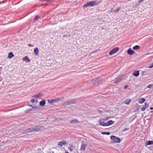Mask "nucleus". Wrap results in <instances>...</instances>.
Segmentation results:
<instances>
[{
	"instance_id": "1",
	"label": "nucleus",
	"mask_w": 153,
	"mask_h": 153,
	"mask_svg": "<svg viewBox=\"0 0 153 153\" xmlns=\"http://www.w3.org/2000/svg\"><path fill=\"white\" fill-rule=\"evenodd\" d=\"M98 4L95 1H90L86 3L83 6V8H87L88 7H92Z\"/></svg>"
},
{
	"instance_id": "2",
	"label": "nucleus",
	"mask_w": 153,
	"mask_h": 153,
	"mask_svg": "<svg viewBox=\"0 0 153 153\" xmlns=\"http://www.w3.org/2000/svg\"><path fill=\"white\" fill-rule=\"evenodd\" d=\"M110 138L112 140L111 143H120L121 142L120 138L115 136H111Z\"/></svg>"
},
{
	"instance_id": "3",
	"label": "nucleus",
	"mask_w": 153,
	"mask_h": 153,
	"mask_svg": "<svg viewBox=\"0 0 153 153\" xmlns=\"http://www.w3.org/2000/svg\"><path fill=\"white\" fill-rule=\"evenodd\" d=\"M122 79V76L119 75L114 79V82L115 84L120 82H121Z\"/></svg>"
},
{
	"instance_id": "4",
	"label": "nucleus",
	"mask_w": 153,
	"mask_h": 153,
	"mask_svg": "<svg viewBox=\"0 0 153 153\" xmlns=\"http://www.w3.org/2000/svg\"><path fill=\"white\" fill-rule=\"evenodd\" d=\"M119 50V48L118 47H115L111 50L109 52L110 55H111L113 54L116 53Z\"/></svg>"
},
{
	"instance_id": "5",
	"label": "nucleus",
	"mask_w": 153,
	"mask_h": 153,
	"mask_svg": "<svg viewBox=\"0 0 153 153\" xmlns=\"http://www.w3.org/2000/svg\"><path fill=\"white\" fill-rule=\"evenodd\" d=\"M43 127L42 126H35L33 127V131L35 132H38L39 131L40 129Z\"/></svg>"
},
{
	"instance_id": "6",
	"label": "nucleus",
	"mask_w": 153,
	"mask_h": 153,
	"mask_svg": "<svg viewBox=\"0 0 153 153\" xmlns=\"http://www.w3.org/2000/svg\"><path fill=\"white\" fill-rule=\"evenodd\" d=\"M105 121L104 119H102L99 121L100 125L103 126H106V123L105 122Z\"/></svg>"
},
{
	"instance_id": "7",
	"label": "nucleus",
	"mask_w": 153,
	"mask_h": 153,
	"mask_svg": "<svg viewBox=\"0 0 153 153\" xmlns=\"http://www.w3.org/2000/svg\"><path fill=\"white\" fill-rule=\"evenodd\" d=\"M74 101L73 100L68 101L63 103V105H68L74 103Z\"/></svg>"
},
{
	"instance_id": "8",
	"label": "nucleus",
	"mask_w": 153,
	"mask_h": 153,
	"mask_svg": "<svg viewBox=\"0 0 153 153\" xmlns=\"http://www.w3.org/2000/svg\"><path fill=\"white\" fill-rule=\"evenodd\" d=\"M67 144V142L66 141L63 140L59 142L58 145L59 146H62L63 145H65Z\"/></svg>"
},
{
	"instance_id": "9",
	"label": "nucleus",
	"mask_w": 153,
	"mask_h": 153,
	"mask_svg": "<svg viewBox=\"0 0 153 153\" xmlns=\"http://www.w3.org/2000/svg\"><path fill=\"white\" fill-rule=\"evenodd\" d=\"M127 53L130 55H131L134 54V51L131 48H129L127 51Z\"/></svg>"
},
{
	"instance_id": "10",
	"label": "nucleus",
	"mask_w": 153,
	"mask_h": 153,
	"mask_svg": "<svg viewBox=\"0 0 153 153\" xmlns=\"http://www.w3.org/2000/svg\"><path fill=\"white\" fill-rule=\"evenodd\" d=\"M59 100V99H51V100H48V101L49 103L52 104V103L55 102H58Z\"/></svg>"
},
{
	"instance_id": "11",
	"label": "nucleus",
	"mask_w": 153,
	"mask_h": 153,
	"mask_svg": "<svg viewBox=\"0 0 153 153\" xmlns=\"http://www.w3.org/2000/svg\"><path fill=\"white\" fill-rule=\"evenodd\" d=\"M86 146L85 144L84 143H82L81 144L80 150H82L83 151H85V149Z\"/></svg>"
},
{
	"instance_id": "12",
	"label": "nucleus",
	"mask_w": 153,
	"mask_h": 153,
	"mask_svg": "<svg viewBox=\"0 0 153 153\" xmlns=\"http://www.w3.org/2000/svg\"><path fill=\"white\" fill-rule=\"evenodd\" d=\"M114 123V121L112 120H109L108 122L106 123V126H108L112 125Z\"/></svg>"
},
{
	"instance_id": "13",
	"label": "nucleus",
	"mask_w": 153,
	"mask_h": 153,
	"mask_svg": "<svg viewBox=\"0 0 153 153\" xmlns=\"http://www.w3.org/2000/svg\"><path fill=\"white\" fill-rule=\"evenodd\" d=\"M139 75V71H135L133 73V75L136 77H137Z\"/></svg>"
},
{
	"instance_id": "14",
	"label": "nucleus",
	"mask_w": 153,
	"mask_h": 153,
	"mask_svg": "<svg viewBox=\"0 0 153 153\" xmlns=\"http://www.w3.org/2000/svg\"><path fill=\"white\" fill-rule=\"evenodd\" d=\"M46 101L45 100H42L39 102V105L41 106H44L45 104Z\"/></svg>"
},
{
	"instance_id": "15",
	"label": "nucleus",
	"mask_w": 153,
	"mask_h": 153,
	"mask_svg": "<svg viewBox=\"0 0 153 153\" xmlns=\"http://www.w3.org/2000/svg\"><path fill=\"white\" fill-rule=\"evenodd\" d=\"M70 123L72 124H77L79 123V121L77 120L74 119L71 120L70 121Z\"/></svg>"
},
{
	"instance_id": "16",
	"label": "nucleus",
	"mask_w": 153,
	"mask_h": 153,
	"mask_svg": "<svg viewBox=\"0 0 153 153\" xmlns=\"http://www.w3.org/2000/svg\"><path fill=\"white\" fill-rule=\"evenodd\" d=\"M23 61L25 62H30V60L29 59L27 56H26L23 58Z\"/></svg>"
},
{
	"instance_id": "17",
	"label": "nucleus",
	"mask_w": 153,
	"mask_h": 153,
	"mask_svg": "<svg viewBox=\"0 0 153 153\" xmlns=\"http://www.w3.org/2000/svg\"><path fill=\"white\" fill-rule=\"evenodd\" d=\"M153 144V141L149 140L146 143H145V146H146L148 145H152Z\"/></svg>"
},
{
	"instance_id": "18",
	"label": "nucleus",
	"mask_w": 153,
	"mask_h": 153,
	"mask_svg": "<svg viewBox=\"0 0 153 153\" xmlns=\"http://www.w3.org/2000/svg\"><path fill=\"white\" fill-rule=\"evenodd\" d=\"M42 93H39L37 94H36L34 95L33 96V97H35L36 98H37L39 97H42Z\"/></svg>"
},
{
	"instance_id": "19",
	"label": "nucleus",
	"mask_w": 153,
	"mask_h": 153,
	"mask_svg": "<svg viewBox=\"0 0 153 153\" xmlns=\"http://www.w3.org/2000/svg\"><path fill=\"white\" fill-rule=\"evenodd\" d=\"M140 48V47L139 45H136L133 48V49L134 50H137Z\"/></svg>"
},
{
	"instance_id": "20",
	"label": "nucleus",
	"mask_w": 153,
	"mask_h": 153,
	"mask_svg": "<svg viewBox=\"0 0 153 153\" xmlns=\"http://www.w3.org/2000/svg\"><path fill=\"white\" fill-rule=\"evenodd\" d=\"M121 8L120 7H117L116 9L114 10L113 12H114L115 13H116L118 12L119 10Z\"/></svg>"
},
{
	"instance_id": "21",
	"label": "nucleus",
	"mask_w": 153,
	"mask_h": 153,
	"mask_svg": "<svg viewBox=\"0 0 153 153\" xmlns=\"http://www.w3.org/2000/svg\"><path fill=\"white\" fill-rule=\"evenodd\" d=\"M34 53L36 55L38 54L39 50L38 48H36L34 49Z\"/></svg>"
},
{
	"instance_id": "22",
	"label": "nucleus",
	"mask_w": 153,
	"mask_h": 153,
	"mask_svg": "<svg viewBox=\"0 0 153 153\" xmlns=\"http://www.w3.org/2000/svg\"><path fill=\"white\" fill-rule=\"evenodd\" d=\"M145 101V99L143 98H141L139 100V102L140 103H143Z\"/></svg>"
},
{
	"instance_id": "23",
	"label": "nucleus",
	"mask_w": 153,
	"mask_h": 153,
	"mask_svg": "<svg viewBox=\"0 0 153 153\" xmlns=\"http://www.w3.org/2000/svg\"><path fill=\"white\" fill-rule=\"evenodd\" d=\"M32 131H33V128H28L27 129L25 130V132H32Z\"/></svg>"
},
{
	"instance_id": "24",
	"label": "nucleus",
	"mask_w": 153,
	"mask_h": 153,
	"mask_svg": "<svg viewBox=\"0 0 153 153\" xmlns=\"http://www.w3.org/2000/svg\"><path fill=\"white\" fill-rule=\"evenodd\" d=\"M13 56H14V55L12 52H10L8 53V58L10 59Z\"/></svg>"
},
{
	"instance_id": "25",
	"label": "nucleus",
	"mask_w": 153,
	"mask_h": 153,
	"mask_svg": "<svg viewBox=\"0 0 153 153\" xmlns=\"http://www.w3.org/2000/svg\"><path fill=\"white\" fill-rule=\"evenodd\" d=\"M75 147L71 145L70 147H68V150L71 152H72L74 149H75Z\"/></svg>"
},
{
	"instance_id": "26",
	"label": "nucleus",
	"mask_w": 153,
	"mask_h": 153,
	"mask_svg": "<svg viewBox=\"0 0 153 153\" xmlns=\"http://www.w3.org/2000/svg\"><path fill=\"white\" fill-rule=\"evenodd\" d=\"M131 101V100L130 99H129L128 100H126L124 102V103L126 105H128L129 104Z\"/></svg>"
},
{
	"instance_id": "27",
	"label": "nucleus",
	"mask_w": 153,
	"mask_h": 153,
	"mask_svg": "<svg viewBox=\"0 0 153 153\" xmlns=\"http://www.w3.org/2000/svg\"><path fill=\"white\" fill-rule=\"evenodd\" d=\"M100 78L98 79H93L92 80L93 82H98L100 80Z\"/></svg>"
},
{
	"instance_id": "28",
	"label": "nucleus",
	"mask_w": 153,
	"mask_h": 153,
	"mask_svg": "<svg viewBox=\"0 0 153 153\" xmlns=\"http://www.w3.org/2000/svg\"><path fill=\"white\" fill-rule=\"evenodd\" d=\"M101 134H106L107 135H109L110 134V133L108 132H102Z\"/></svg>"
},
{
	"instance_id": "29",
	"label": "nucleus",
	"mask_w": 153,
	"mask_h": 153,
	"mask_svg": "<svg viewBox=\"0 0 153 153\" xmlns=\"http://www.w3.org/2000/svg\"><path fill=\"white\" fill-rule=\"evenodd\" d=\"M39 18V16H38V15H36L35 17L33 19V20L36 21L37 20V19H38Z\"/></svg>"
},
{
	"instance_id": "30",
	"label": "nucleus",
	"mask_w": 153,
	"mask_h": 153,
	"mask_svg": "<svg viewBox=\"0 0 153 153\" xmlns=\"http://www.w3.org/2000/svg\"><path fill=\"white\" fill-rule=\"evenodd\" d=\"M144 106L145 107V108H147L149 106V104H148L146 102L145 103V106Z\"/></svg>"
},
{
	"instance_id": "31",
	"label": "nucleus",
	"mask_w": 153,
	"mask_h": 153,
	"mask_svg": "<svg viewBox=\"0 0 153 153\" xmlns=\"http://www.w3.org/2000/svg\"><path fill=\"white\" fill-rule=\"evenodd\" d=\"M146 108H145V107L143 106V107L141 109V110L142 111H145Z\"/></svg>"
},
{
	"instance_id": "32",
	"label": "nucleus",
	"mask_w": 153,
	"mask_h": 153,
	"mask_svg": "<svg viewBox=\"0 0 153 153\" xmlns=\"http://www.w3.org/2000/svg\"><path fill=\"white\" fill-rule=\"evenodd\" d=\"M152 86V85L151 84H149L147 86V88H151Z\"/></svg>"
},
{
	"instance_id": "33",
	"label": "nucleus",
	"mask_w": 153,
	"mask_h": 153,
	"mask_svg": "<svg viewBox=\"0 0 153 153\" xmlns=\"http://www.w3.org/2000/svg\"><path fill=\"white\" fill-rule=\"evenodd\" d=\"M128 129V128H125L123 130V131L125 132V131H126Z\"/></svg>"
},
{
	"instance_id": "34",
	"label": "nucleus",
	"mask_w": 153,
	"mask_h": 153,
	"mask_svg": "<svg viewBox=\"0 0 153 153\" xmlns=\"http://www.w3.org/2000/svg\"><path fill=\"white\" fill-rule=\"evenodd\" d=\"M51 0H42L41 1H46V2H49L51 1Z\"/></svg>"
},
{
	"instance_id": "35",
	"label": "nucleus",
	"mask_w": 153,
	"mask_h": 153,
	"mask_svg": "<svg viewBox=\"0 0 153 153\" xmlns=\"http://www.w3.org/2000/svg\"><path fill=\"white\" fill-rule=\"evenodd\" d=\"M143 0H139L138 1V2L139 4H140L143 1Z\"/></svg>"
},
{
	"instance_id": "36",
	"label": "nucleus",
	"mask_w": 153,
	"mask_h": 153,
	"mask_svg": "<svg viewBox=\"0 0 153 153\" xmlns=\"http://www.w3.org/2000/svg\"><path fill=\"white\" fill-rule=\"evenodd\" d=\"M35 100L34 99H32L30 101L32 103H33L35 102Z\"/></svg>"
},
{
	"instance_id": "37",
	"label": "nucleus",
	"mask_w": 153,
	"mask_h": 153,
	"mask_svg": "<svg viewBox=\"0 0 153 153\" xmlns=\"http://www.w3.org/2000/svg\"><path fill=\"white\" fill-rule=\"evenodd\" d=\"M153 67V63H152V64L151 65L149 66L148 67V68H152Z\"/></svg>"
},
{
	"instance_id": "38",
	"label": "nucleus",
	"mask_w": 153,
	"mask_h": 153,
	"mask_svg": "<svg viewBox=\"0 0 153 153\" xmlns=\"http://www.w3.org/2000/svg\"><path fill=\"white\" fill-rule=\"evenodd\" d=\"M97 111L98 112L101 113H102V112H103L102 111L100 110H98Z\"/></svg>"
},
{
	"instance_id": "39",
	"label": "nucleus",
	"mask_w": 153,
	"mask_h": 153,
	"mask_svg": "<svg viewBox=\"0 0 153 153\" xmlns=\"http://www.w3.org/2000/svg\"><path fill=\"white\" fill-rule=\"evenodd\" d=\"M128 85H125V86L124 87V88L125 89H126L128 88Z\"/></svg>"
},
{
	"instance_id": "40",
	"label": "nucleus",
	"mask_w": 153,
	"mask_h": 153,
	"mask_svg": "<svg viewBox=\"0 0 153 153\" xmlns=\"http://www.w3.org/2000/svg\"><path fill=\"white\" fill-rule=\"evenodd\" d=\"M36 108V106H35V107H32V108L30 110V111H32L33 109Z\"/></svg>"
},
{
	"instance_id": "41",
	"label": "nucleus",
	"mask_w": 153,
	"mask_h": 153,
	"mask_svg": "<svg viewBox=\"0 0 153 153\" xmlns=\"http://www.w3.org/2000/svg\"><path fill=\"white\" fill-rule=\"evenodd\" d=\"M104 119L105 120V121L107 120L108 119V118H104Z\"/></svg>"
},
{
	"instance_id": "42",
	"label": "nucleus",
	"mask_w": 153,
	"mask_h": 153,
	"mask_svg": "<svg viewBox=\"0 0 153 153\" xmlns=\"http://www.w3.org/2000/svg\"><path fill=\"white\" fill-rule=\"evenodd\" d=\"M150 109L151 110H153V107H151L150 108Z\"/></svg>"
},
{
	"instance_id": "43",
	"label": "nucleus",
	"mask_w": 153,
	"mask_h": 153,
	"mask_svg": "<svg viewBox=\"0 0 153 153\" xmlns=\"http://www.w3.org/2000/svg\"><path fill=\"white\" fill-rule=\"evenodd\" d=\"M29 46L30 47H32V46H33V45H31L30 44H29Z\"/></svg>"
},
{
	"instance_id": "44",
	"label": "nucleus",
	"mask_w": 153,
	"mask_h": 153,
	"mask_svg": "<svg viewBox=\"0 0 153 153\" xmlns=\"http://www.w3.org/2000/svg\"><path fill=\"white\" fill-rule=\"evenodd\" d=\"M65 153H69L68 152H65Z\"/></svg>"
},
{
	"instance_id": "45",
	"label": "nucleus",
	"mask_w": 153,
	"mask_h": 153,
	"mask_svg": "<svg viewBox=\"0 0 153 153\" xmlns=\"http://www.w3.org/2000/svg\"><path fill=\"white\" fill-rule=\"evenodd\" d=\"M28 105V106H31H31H31V105Z\"/></svg>"
},
{
	"instance_id": "46",
	"label": "nucleus",
	"mask_w": 153,
	"mask_h": 153,
	"mask_svg": "<svg viewBox=\"0 0 153 153\" xmlns=\"http://www.w3.org/2000/svg\"><path fill=\"white\" fill-rule=\"evenodd\" d=\"M2 3L1 2H0V4H1Z\"/></svg>"
},
{
	"instance_id": "47",
	"label": "nucleus",
	"mask_w": 153,
	"mask_h": 153,
	"mask_svg": "<svg viewBox=\"0 0 153 153\" xmlns=\"http://www.w3.org/2000/svg\"><path fill=\"white\" fill-rule=\"evenodd\" d=\"M52 153H54V152H52Z\"/></svg>"
},
{
	"instance_id": "48",
	"label": "nucleus",
	"mask_w": 153,
	"mask_h": 153,
	"mask_svg": "<svg viewBox=\"0 0 153 153\" xmlns=\"http://www.w3.org/2000/svg\"><path fill=\"white\" fill-rule=\"evenodd\" d=\"M64 36V37H65V36Z\"/></svg>"
}]
</instances>
